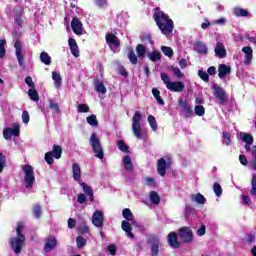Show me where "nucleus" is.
Returning <instances> with one entry per match:
<instances>
[{"mask_svg":"<svg viewBox=\"0 0 256 256\" xmlns=\"http://www.w3.org/2000/svg\"><path fill=\"white\" fill-rule=\"evenodd\" d=\"M153 17L163 35H171V33H173V20H171L167 14L163 13L161 8L154 10Z\"/></svg>","mask_w":256,"mask_h":256,"instance_id":"nucleus-1","label":"nucleus"},{"mask_svg":"<svg viewBox=\"0 0 256 256\" xmlns=\"http://www.w3.org/2000/svg\"><path fill=\"white\" fill-rule=\"evenodd\" d=\"M25 229V224L23 222H19L16 227V236H12L9 240L10 247L14 253L19 254L23 249V245H25V235H23V231Z\"/></svg>","mask_w":256,"mask_h":256,"instance_id":"nucleus-2","label":"nucleus"},{"mask_svg":"<svg viewBox=\"0 0 256 256\" xmlns=\"http://www.w3.org/2000/svg\"><path fill=\"white\" fill-rule=\"evenodd\" d=\"M160 77L168 91H172L173 93H183L185 91V84L179 81L172 82L167 73H161Z\"/></svg>","mask_w":256,"mask_h":256,"instance_id":"nucleus-3","label":"nucleus"},{"mask_svg":"<svg viewBox=\"0 0 256 256\" xmlns=\"http://www.w3.org/2000/svg\"><path fill=\"white\" fill-rule=\"evenodd\" d=\"M141 119H143L141 112L136 111L132 117V133L136 139H143L145 135V131L141 128Z\"/></svg>","mask_w":256,"mask_h":256,"instance_id":"nucleus-4","label":"nucleus"},{"mask_svg":"<svg viewBox=\"0 0 256 256\" xmlns=\"http://www.w3.org/2000/svg\"><path fill=\"white\" fill-rule=\"evenodd\" d=\"M22 171L24 173V183L26 189H31L35 185V172L33 171V166L25 164L22 166Z\"/></svg>","mask_w":256,"mask_h":256,"instance_id":"nucleus-5","label":"nucleus"},{"mask_svg":"<svg viewBox=\"0 0 256 256\" xmlns=\"http://www.w3.org/2000/svg\"><path fill=\"white\" fill-rule=\"evenodd\" d=\"M89 143L92 147V151L95 153V157L98 159H103V147L101 146V142L99 141L96 133L91 134Z\"/></svg>","mask_w":256,"mask_h":256,"instance_id":"nucleus-6","label":"nucleus"},{"mask_svg":"<svg viewBox=\"0 0 256 256\" xmlns=\"http://www.w3.org/2000/svg\"><path fill=\"white\" fill-rule=\"evenodd\" d=\"M212 89L214 91V97L217 99V103L219 105H225V103H227V92L217 84H214Z\"/></svg>","mask_w":256,"mask_h":256,"instance_id":"nucleus-7","label":"nucleus"},{"mask_svg":"<svg viewBox=\"0 0 256 256\" xmlns=\"http://www.w3.org/2000/svg\"><path fill=\"white\" fill-rule=\"evenodd\" d=\"M171 167V158L168 156L160 158L157 162V172L161 177H165L167 169Z\"/></svg>","mask_w":256,"mask_h":256,"instance_id":"nucleus-8","label":"nucleus"},{"mask_svg":"<svg viewBox=\"0 0 256 256\" xmlns=\"http://www.w3.org/2000/svg\"><path fill=\"white\" fill-rule=\"evenodd\" d=\"M105 223V213L102 210H96L92 215V224L98 229H103Z\"/></svg>","mask_w":256,"mask_h":256,"instance_id":"nucleus-9","label":"nucleus"},{"mask_svg":"<svg viewBox=\"0 0 256 256\" xmlns=\"http://www.w3.org/2000/svg\"><path fill=\"white\" fill-rule=\"evenodd\" d=\"M21 133L19 132L18 124H14L13 127H7L3 130V137L6 141H11L12 137H19Z\"/></svg>","mask_w":256,"mask_h":256,"instance_id":"nucleus-10","label":"nucleus"},{"mask_svg":"<svg viewBox=\"0 0 256 256\" xmlns=\"http://www.w3.org/2000/svg\"><path fill=\"white\" fill-rule=\"evenodd\" d=\"M106 42L113 53H117L119 51V38H117L115 34H107Z\"/></svg>","mask_w":256,"mask_h":256,"instance_id":"nucleus-11","label":"nucleus"},{"mask_svg":"<svg viewBox=\"0 0 256 256\" xmlns=\"http://www.w3.org/2000/svg\"><path fill=\"white\" fill-rule=\"evenodd\" d=\"M179 237L182 238L184 243H191L193 241V231L189 227H182L179 230Z\"/></svg>","mask_w":256,"mask_h":256,"instance_id":"nucleus-12","label":"nucleus"},{"mask_svg":"<svg viewBox=\"0 0 256 256\" xmlns=\"http://www.w3.org/2000/svg\"><path fill=\"white\" fill-rule=\"evenodd\" d=\"M150 253L151 256H158L159 255V245H161V241L159 238L153 236L150 238Z\"/></svg>","mask_w":256,"mask_h":256,"instance_id":"nucleus-13","label":"nucleus"},{"mask_svg":"<svg viewBox=\"0 0 256 256\" xmlns=\"http://www.w3.org/2000/svg\"><path fill=\"white\" fill-rule=\"evenodd\" d=\"M71 27L73 33L75 35L81 36L83 35V23L79 21V18L74 17L71 21Z\"/></svg>","mask_w":256,"mask_h":256,"instance_id":"nucleus-14","label":"nucleus"},{"mask_svg":"<svg viewBox=\"0 0 256 256\" xmlns=\"http://www.w3.org/2000/svg\"><path fill=\"white\" fill-rule=\"evenodd\" d=\"M14 47H15L17 61L20 67H25V63L23 62V45H21V42L16 41L14 44Z\"/></svg>","mask_w":256,"mask_h":256,"instance_id":"nucleus-15","label":"nucleus"},{"mask_svg":"<svg viewBox=\"0 0 256 256\" xmlns=\"http://www.w3.org/2000/svg\"><path fill=\"white\" fill-rule=\"evenodd\" d=\"M55 247H57V238L53 237V236L46 238L45 245H44L45 253H49V252L53 251V249H55Z\"/></svg>","mask_w":256,"mask_h":256,"instance_id":"nucleus-16","label":"nucleus"},{"mask_svg":"<svg viewBox=\"0 0 256 256\" xmlns=\"http://www.w3.org/2000/svg\"><path fill=\"white\" fill-rule=\"evenodd\" d=\"M179 107H181L185 117H193V108H191V105L187 103V101L180 99L179 100Z\"/></svg>","mask_w":256,"mask_h":256,"instance_id":"nucleus-17","label":"nucleus"},{"mask_svg":"<svg viewBox=\"0 0 256 256\" xmlns=\"http://www.w3.org/2000/svg\"><path fill=\"white\" fill-rule=\"evenodd\" d=\"M214 52L216 57H218L219 59H225V57H227V50L225 49V46L221 42H218L216 44Z\"/></svg>","mask_w":256,"mask_h":256,"instance_id":"nucleus-18","label":"nucleus"},{"mask_svg":"<svg viewBox=\"0 0 256 256\" xmlns=\"http://www.w3.org/2000/svg\"><path fill=\"white\" fill-rule=\"evenodd\" d=\"M242 52L244 53V64L251 65V61L253 59V48L249 46L243 47Z\"/></svg>","mask_w":256,"mask_h":256,"instance_id":"nucleus-19","label":"nucleus"},{"mask_svg":"<svg viewBox=\"0 0 256 256\" xmlns=\"http://www.w3.org/2000/svg\"><path fill=\"white\" fill-rule=\"evenodd\" d=\"M227 75H231V66L220 64L218 66V77L219 79H225Z\"/></svg>","mask_w":256,"mask_h":256,"instance_id":"nucleus-20","label":"nucleus"},{"mask_svg":"<svg viewBox=\"0 0 256 256\" xmlns=\"http://www.w3.org/2000/svg\"><path fill=\"white\" fill-rule=\"evenodd\" d=\"M168 243L172 249H178L180 247L179 241H177V233L170 232L168 234Z\"/></svg>","mask_w":256,"mask_h":256,"instance_id":"nucleus-21","label":"nucleus"},{"mask_svg":"<svg viewBox=\"0 0 256 256\" xmlns=\"http://www.w3.org/2000/svg\"><path fill=\"white\" fill-rule=\"evenodd\" d=\"M122 215L126 221H130L131 225L136 226L137 225V220L133 217V212H131V209L125 208L122 210Z\"/></svg>","mask_w":256,"mask_h":256,"instance_id":"nucleus-22","label":"nucleus"},{"mask_svg":"<svg viewBox=\"0 0 256 256\" xmlns=\"http://www.w3.org/2000/svg\"><path fill=\"white\" fill-rule=\"evenodd\" d=\"M190 199L193 203H197L198 205H205V203H207V199L201 193L192 194Z\"/></svg>","mask_w":256,"mask_h":256,"instance_id":"nucleus-23","label":"nucleus"},{"mask_svg":"<svg viewBox=\"0 0 256 256\" xmlns=\"http://www.w3.org/2000/svg\"><path fill=\"white\" fill-rule=\"evenodd\" d=\"M68 45L72 55H74V57H79V46L77 45V41H75L73 38H69Z\"/></svg>","mask_w":256,"mask_h":256,"instance_id":"nucleus-24","label":"nucleus"},{"mask_svg":"<svg viewBox=\"0 0 256 256\" xmlns=\"http://www.w3.org/2000/svg\"><path fill=\"white\" fill-rule=\"evenodd\" d=\"M72 177L74 181H81V166L77 163L72 165Z\"/></svg>","mask_w":256,"mask_h":256,"instance_id":"nucleus-25","label":"nucleus"},{"mask_svg":"<svg viewBox=\"0 0 256 256\" xmlns=\"http://www.w3.org/2000/svg\"><path fill=\"white\" fill-rule=\"evenodd\" d=\"M193 48L200 55H207V46L203 42H196Z\"/></svg>","mask_w":256,"mask_h":256,"instance_id":"nucleus-26","label":"nucleus"},{"mask_svg":"<svg viewBox=\"0 0 256 256\" xmlns=\"http://www.w3.org/2000/svg\"><path fill=\"white\" fill-rule=\"evenodd\" d=\"M122 163L126 171H133V160H131V156L125 155L122 158Z\"/></svg>","mask_w":256,"mask_h":256,"instance_id":"nucleus-27","label":"nucleus"},{"mask_svg":"<svg viewBox=\"0 0 256 256\" xmlns=\"http://www.w3.org/2000/svg\"><path fill=\"white\" fill-rule=\"evenodd\" d=\"M122 229L123 231H125L127 237H129V239H133V237H135V235L131 232L132 228H131V223L127 222V221H122Z\"/></svg>","mask_w":256,"mask_h":256,"instance_id":"nucleus-28","label":"nucleus"},{"mask_svg":"<svg viewBox=\"0 0 256 256\" xmlns=\"http://www.w3.org/2000/svg\"><path fill=\"white\" fill-rule=\"evenodd\" d=\"M148 59L152 61V63H157V61H161V52L154 50L147 54Z\"/></svg>","mask_w":256,"mask_h":256,"instance_id":"nucleus-29","label":"nucleus"},{"mask_svg":"<svg viewBox=\"0 0 256 256\" xmlns=\"http://www.w3.org/2000/svg\"><path fill=\"white\" fill-rule=\"evenodd\" d=\"M136 53L139 59H143L147 55V47L143 44H138L136 47Z\"/></svg>","mask_w":256,"mask_h":256,"instance_id":"nucleus-30","label":"nucleus"},{"mask_svg":"<svg viewBox=\"0 0 256 256\" xmlns=\"http://www.w3.org/2000/svg\"><path fill=\"white\" fill-rule=\"evenodd\" d=\"M94 87H95V90L98 93H101L102 95H105V93H107V88L105 87L102 81H99V80L96 81Z\"/></svg>","mask_w":256,"mask_h":256,"instance_id":"nucleus-31","label":"nucleus"},{"mask_svg":"<svg viewBox=\"0 0 256 256\" xmlns=\"http://www.w3.org/2000/svg\"><path fill=\"white\" fill-rule=\"evenodd\" d=\"M50 153H52V155L55 159H61L63 149L61 148V146L54 145L52 148V151H50Z\"/></svg>","mask_w":256,"mask_h":256,"instance_id":"nucleus-32","label":"nucleus"},{"mask_svg":"<svg viewBox=\"0 0 256 256\" xmlns=\"http://www.w3.org/2000/svg\"><path fill=\"white\" fill-rule=\"evenodd\" d=\"M148 123H149L152 131L156 132L157 129H159V125L157 124V119H155V116L149 115L148 116Z\"/></svg>","mask_w":256,"mask_h":256,"instance_id":"nucleus-33","label":"nucleus"},{"mask_svg":"<svg viewBox=\"0 0 256 256\" xmlns=\"http://www.w3.org/2000/svg\"><path fill=\"white\" fill-rule=\"evenodd\" d=\"M152 95L154 96V98L156 99L157 103L159 105H165V102L163 101V98H161V92L159 91V89L157 88H153L152 89Z\"/></svg>","mask_w":256,"mask_h":256,"instance_id":"nucleus-34","label":"nucleus"},{"mask_svg":"<svg viewBox=\"0 0 256 256\" xmlns=\"http://www.w3.org/2000/svg\"><path fill=\"white\" fill-rule=\"evenodd\" d=\"M52 79L54 81V85L56 87V89H59V87H61V74L57 73V72H52Z\"/></svg>","mask_w":256,"mask_h":256,"instance_id":"nucleus-35","label":"nucleus"},{"mask_svg":"<svg viewBox=\"0 0 256 256\" xmlns=\"http://www.w3.org/2000/svg\"><path fill=\"white\" fill-rule=\"evenodd\" d=\"M234 15L236 17H249V11L243 8H234Z\"/></svg>","mask_w":256,"mask_h":256,"instance_id":"nucleus-36","label":"nucleus"},{"mask_svg":"<svg viewBox=\"0 0 256 256\" xmlns=\"http://www.w3.org/2000/svg\"><path fill=\"white\" fill-rule=\"evenodd\" d=\"M150 201L153 205H159V203H161V198L157 192L152 191L150 192Z\"/></svg>","mask_w":256,"mask_h":256,"instance_id":"nucleus-37","label":"nucleus"},{"mask_svg":"<svg viewBox=\"0 0 256 256\" xmlns=\"http://www.w3.org/2000/svg\"><path fill=\"white\" fill-rule=\"evenodd\" d=\"M240 139L248 145H253V136L250 134L240 133Z\"/></svg>","mask_w":256,"mask_h":256,"instance_id":"nucleus-38","label":"nucleus"},{"mask_svg":"<svg viewBox=\"0 0 256 256\" xmlns=\"http://www.w3.org/2000/svg\"><path fill=\"white\" fill-rule=\"evenodd\" d=\"M116 145H117L118 149L120 151H122V153H129V146H127V144H125V141L118 140L116 142Z\"/></svg>","mask_w":256,"mask_h":256,"instance_id":"nucleus-39","label":"nucleus"},{"mask_svg":"<svg viewBox=\"0 0 256 256\" xmlns=\"http://www.w3.org/2000/svg\"><path fill=\"white\" fill-rule=\"evenodd\" d=\"M86 121L91 127H97L99 125V121H97V116L92 114L86 118Z\"/></svg>","mask_w":256,"mask_h":256,"instance_id":"nucleus-40","label":"nucleus"},{"mask_svg":"<svg viewBox=\"0 0 256 256\" xmlns=\"http://www.w3.org/2000/svg\"><path fill=\"white\" fill-rule=\"evenodd\" d=\"M40 60L44 65H51V56L47 52H42L40 54Z\"/></svg>","mask_w":256,"mask_h":256,"instance_id":"nucleus-41","label":"nucleus"},{"mask_svg":"<svg viewBox=\"0 0 256 256\" xmlns=\"http://www.w3.org/2000/svg\"><path fill=\"white\" fill-rule=\"evenodd\" d=\"M28 95L32 101H39V93H37V90L35 88H31L28 90Z\"/></svg>","mask_w":256,"mask_h":256,"instance_id":"nucleus-42","label":"nucleus"},{"mask_svg":"<svg viewBox=\"0 0 256 256\" xmlns=\"http://www.w3.org/2000/svg\"><path fill=\"white\" fill-rule=\"evenodd\" d=\"M49 108L51 109V111H53V113H55L56 115H58V113H61V109L59 108V104H57V102L50 100L49 102Z\"/></svg>","mask_w":256,"mask_h":256,"instance_id":"nucleus-43","label":"nucleus"},{"mask_svg":"<svg viewBox=\"0 0 256 256\" xmlns=\"http://www.w3.org/2000/svg\"><path fill=\"white\" fill-rule=\"evenodd\" d=\"M128 59L130 63H132V65H137V63L139 62V59L137 58V55H135V52H133V50H130L128 52Z\"/></svg>","mask_w":256,"mask_h":256,"instance_id":"nucleus-44","label":"nucleus"},{"mask_svg":"<svg viewBox=\"0 0 256 256\" xmlns=\"http://www.w3.org/2000/svg\"><path fill=\"white\" fill-rule=\"evenodd\" d=\"M194 112L198 117H203V115H205V107H203V105H196L194 107Z\"/></svg>","mask_w":256,"mask_h":256,"instance_id":"nucleus-45","label":"nucleus"},{"mask_svg":"<svg viewBox=\"0 0 256 256\" xmlns=\"http://www.w3.org/2000/svg\"><path fill=\"white\" fill-rule=\"evenodd\" d=\"M213 191H214L216 197H221V195H223V188H221V184H219V183H214Z\"/></svg>","mask_w":256,"mask_h":256,"instance_id":"nucleus-46","label":"nucleus"},{"mask_svg":"<svg viewBox=\"0 0 256 256\" xmlns=\"http://www.w3.org/2000/svg\"><path fill=\"white\" fill-rule=\"evenodd\" d=\"M250 193L252 197H256V174L252 177Z\"/></svg>","mask_w":256,"mask_h":256,"instance_id":"nucleus-47","label":"nucleus"},{"mask_svg":"<svg viewBox=\"0 0 256 256\" xmlns=\"http://www.w3.org/2000/svg\"><path fill=\"white\" fill-rule=\"evenodd\" d=\"M161 51L166 57H173V49L171 47L162 46Z\"/></svg>","mask_w":256,"mask_h":256,"instance_id":"nucleus-48","label":"nucleus"},{"mask_svg":"<svg viewBox=\"0 0 256 256\" xmlns=\"http://www.w3.org/2000/svg\"><path fill=\"white\" fill-rule=\"evenodd\" d=\"M80 187H82V189H83V191H84V193H85L86 195H92V193H93V188H92L91 186L86 185L85 182H82V183L80 184Z\"/></svg>","mask_w":256,"mask_h":256,"instance_id":"nucleus-49","label":"nucleus"},{"mask_svg":"<svg viewBox=\"0 0 256 256\" xmlns=\"http://www.w3.org/2000/svg\"><path fill=\"white\" fill-rule=\"evenodd\" d=\"M212 25H220L221 27L227 25V18L221 17L212 21Z\"/></svg>","mask_w":256,"mask_h":256,"instance_id":"nucleus-50","label":"nucleus"},{"mask_svg":"<svg viewBox=\"0 0 256 256\" xmlns=\"http://www.w3.org/2000/svg\"><path fill=\"white\" fill-rule=\"evenodd\" d=\"M198 76L202 81H205V83H209V74L203 70L198 71Z\"/></svg>","mask_w":256,"mask_h":256,"instance_id":"nucleus-51","label":"nucleus"},{"mask_svg":"<svg viewBox=\"0 0 256 256\" xmlns=\"http://www.w3.org/2000/svg\"><path fill=\"white\" fill-rule=\"evenodd\" d=\"M76 243H77V247L81 249V247H85V245L87 244V240L83 238V236H78L76 239Z\"/></svg>","mask_w":256,"mask_h":256,"instance_id":"nucleus-52","label":"nucleus"},{"mask_svg":"<svg viewBox=\"0 0 256 256\" xmlns=\"http://www.w3.org/2000/svg\"><path fill=\"white\" fill-rule=\"evenodd\" d=\"M222 137L224 145H231V134H229L228 132H224Z\"/></svg>","mask_w":256,"mask_h":256,"instance_id":"nucleus-53","label":"nucleus"},{"mask_svg":"<svg viewBox=\"0 0 256 256\" xmlns=\"http://www.w3.org/2000/svg\"><path fill=\"white\" fill-rule=\"evenodd\" d=\"M171 71L175 75V77H177L178 79H181L182 77H184L183 72H181V69H179L178 67H172Z\"/></svg>","mask_w":256,"mask_h":256,"instance_id":"nucleus-54","label":"nucleus"},{"mask_svg":"<svg viewBox=\"0 0 256 256\" xmlns=\"http://www.w3.org/2000/svg\"><path fill=\"white\" fill-rule=\"evenodd\" d=\"M78 113H89V106L87 104H80L77 107Z\"/></svg>","mask_w":256,"mask_h":256,"instance_id":"nucleus-55","label":"nucleus"},{"mask_svg":"<svg viewBox=\"0 0 256 256\" xmlns=\"http://www.w3.org/2000/svg\"><path fill=\"white\" fill-rule=\"evenodd\" d=\"M44 159L48 165H53V152H47L44 156Z\"/></svg>","mask_w":256,"mask_h":256,"instance_id":"nucleus-56","label":"nucleus"},{"mask_svg":"<svg viewBox=\"0 0 256 256\" xmlns=\"http://www.w3.org/2000/svg\"><path fill=\"white\" fill-rule=\"evenodd\" d=\"M33 215L36 219L41 218V206L36 205L33 207Z\"/></svg>","mask_w":256,"mask_h":256,"instance_id":"nucleus-57","label":"nucleus"},{"mask_svg":"<svg viewBox=\"0 0 256 256\" xmlns=\"http://www.w3.org/2000/svg\"><path fill=\"white\" fill-rule=\"evenodd\" d=\"M95 1V5H97V7H99L100 9H105V7H107V0H94Z\"/></svg>","mask_w":256,"mask_h":256,"instance_id":"nucleus-58","label":"nucleus"},{"mask_svg":"<svg viewBox=\"0 0 256 256\" xmlns=\"http://www.w3.org/2000/svg\"><path fill=\"white\" fill-rule=\"evenodd\" d=\"M5 155L3 153H0V173H3V169H5Z\"/></svg>","mask_w":256,"mask_h":256,"instance_id":"nucleus-59","label":"nucleus"},{"mask_svg":"<svg viewBox=\"0 0 256 256\" xmlns=\"http://www.w3.org/2000/svg\"><path fill=\"white\" fill-rule=\"evenodd\" d=\"M242 203L243 205H248L251 206V197H249L248 195L243 194L242 195Z\"/></svg>","mask_w":256,"mask_h":256,"instance_id":"nucleus-60","label":"nucleus"},{"mask_svg":"<svg viewBox=\"0 0 256 256\" xmlns=\"http://www.w3.org/2000/svg\"><path fill=\"white\" fill-rule=\"evenodd\" d=\"M14 23H15L17 29H21V27L23 25V18H21V16H17L14 20Z\"/></svg>","mask_w":256,"mask_h":256,"instance_id":"nucleus-61","label":"nucleus"},{"mask_svg":"<svg viewBox=\"0 0 256 256\" xmlns=\"http://www.w3.org/2000/svg\"><path fill=\"white\" fill-rule=\"evenodd\" d=\"M29 112H27V110H24L22 113V121L23 123H25V125H27V123H29Z\"/></svg>","mask_w":256,"mask_h":256,"instance_id":"nucleus-62","label":"nucleus"},{"mask_svg":"<svg viewBox=\"0 0 256 256\" xmlns=\"http://www.w3.org/2000/svg\"><path fill=\"white\" fill-rule=\"evenodd\" d=\"M145 183L148 187H155L156 183H155V179L148 177L145 179Z\"/></svg>","mask_w":256,"mask_h":256,"instance_id":"nucleus-63","label":"nucleus"},{"mask_svg":"<svg viewBox=\"0 0 256 256\" xmlns=\"http://www.w3.org/2000/svg\"><path fill=\"white\" fill-rule=\"evenodd\" d=\"M87 201V196L85 194H79L77 197V202L80 203V205H83Z\"/></svg>","mask_w":256,"mask_h":256,"instance_id":"nucleus-64","label":"nucleus"}]
</instances>
